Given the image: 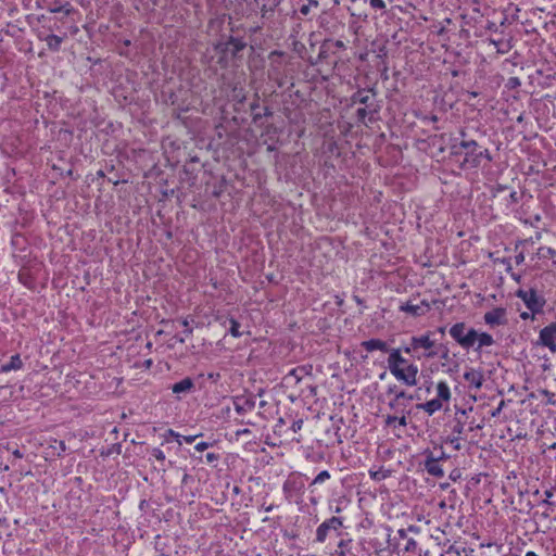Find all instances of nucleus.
I'll return each instance as SVG.
<instances>
[{
    "mask_svg": "<svg viewBox=\"0 0 556 556\" xmlns=\"http://www.w3.org/2000/svg\"><path fill=\"white\" fill-rule=\"evenodd\" d=\"M538 344L547 348L552 353H556V323L541 329Z\"/></svg>",
    "mask_w": 556,
    "mask_h": 556,
    "instance_id": "9b49d317",
    "label": "nucleus"
},
{
    "mask_svg": "<svg viewBox=\"0 0 556 556\" xmlns=\"http://www.w3.org/2000/svg\"><path fill=\"white\" fill-rule=\"evenodd\" d=\"M318 7V0H301L295 12H299L302 16L307 17L312 10L317 9Z\"/></svg>",
    "mask_w": 556,
    "mask_h": 556,
    "instance_id": "4be33fe9",
    "label": "nucleus"
},
{
    "mask_svg": "<svg viewBox=\"0 0 556 556\" xmlns=\"http://www.w3.org/2000/svg\"><path fill=\"white\" fill-rule=\"evenodd\" d=\"M181 324H182V326L185 327V329H182V333H184V336H185V337H189V336H191V334H192V332H193V329L189 326V321H188V319H184V320L181 321Z\"/></svg>",
    "mask_w": 556,
    "mask_h": 556,
    "instance_id": "c03bdc74",
    "label": "nucleus"
},
{
    "mask_svg": "<svg viewBox=\"0 0 556 556\" xmlns=\"http://www.w3.org/2000/svg\"><path fill=\"white\" fill-rule=\"evenodd\" d=\"M506 311L502 307H496L484 314V321L490 326H500L506 323Z\"/></svg>",
    "mask_w": 556,
    "mask_h": 556,
    "instance_id": "dca6fc26",
    "label": "nucleus"
},
{
    "mask_svg": "<svg viewBox=\"0 0 556 556\" xmlns=\"http://www.w3.org/2000/svg\"><path fill=\"white\" fill-rule=\"evenodd\" d=\"M303 489L304 482L301 476H290L282 485L285 497L289 502H291L295 496H301Z\"/></svg>",
    "mask_w": 556,
    "mask_h": 556,
    "instance_id": "9d476101",
    "label": "nucleus"
},
{
    "mask_svg": "<svg viewBox=\"0 0 556 556\" xmlns=\"http://www.w3.org/2000/svg\"><path fill=\"white\" fill-rule=\"evenodd\" d=\"M525 262V253L520 251L518 254L515 255V263L517 265H520Z\"/></svg>",
    "mask_w": 556,
    "mask_h": 556,
    "instance_id": "4d7b16f0",
    "label": "nucleus"
},
{
    "mask_svg": "<svg viewBox=\"0 0 556 556\" xmlns=\"http://www.w3.org/2000/svg\"><path fill=\"white\" fill-rule=\"evenodd\" d=\"M281 0H268L267 3H264L261 7V12L263 17H267L268 14H273L275 9L279 5Z\"/></svg>",
    "mask_w": 556,
    "mask_h": 556,
    "instance_id": "c756f323",
    "label": "nucleus"
},
{
    "mask_svg": "<svg viewBox=\"0 0 556 556\" xmlns=\"http://www.w3.org/2000/svg\"><path fill=\"white\" fill-rule=\"evenodd\" d=\"M422 455L425 456L422 463L424 469L427 473L435 478H442L444 476V470L440 463L437 462V458H434V452L425 450Z\"/></svg>",
    "mask_w": 556,
    "mask_h": 556,
    "instance_id": "ddd939ff",
    "label": "nucleus"
},
{
    "mask_svg": "<svg viewBox=\"0 0 556 556\" xmlns=\"http://www.w3.org/2000/svg\"><path fill=\"white\" fill-rule=\"evenodd\" d=\"M462 477V472L459 469L455 468L453 469L451 472H450V479L452 481H457L458 479H460Z\"/></svg>",
    "mask_w": 556,
    "mask_h": 556,
    "instance_id": "3c124183",
    "label": "nucleus"
},
{
    "mask_svg": "<svg viewBox=\"0 0 556 556\" xmlns=\"http://www.w3.org/2000/svg\"><path fill=\"white\" fill-rule=\"evenodd\" d=\"M329 42H331V39H328V40H325L323 42V45L320 46V50H319V53H318V60H323V59H326L329 54V51H330V47H329Z\"/></svg>",
    "mask_w": 556,
    "mask_h": 556,
    "instance_id": "4c0bfd02",
    "label": "nucleus"
},
{
    "mask_svg": "<svg viewBox=\"0 0 556 556\" xmlns=\"http://www.w3.org/2000/svg\"><path fill=\"white\" fill-rule=\"evenodd\" d=\"M201 434H195V435H181L180 439H182L186 443L188 444H191L193 443L198 437H200Z\"/></svg>",
    "mask_w": 556,
    "mask_h": 556,
    "instance_id": "6e6d98bb",
    "label": "nucleus"
},
{
    "mask_svg": "<svg viewBox=\"0 0 556 556\" xmlns=\"http://www.w3.org/2000/svg\"><path fill=\"white\" fill-rule=\"evenodd\" d=\"M41 40H45L49 50L53 51V52H56L60 50L61 48V43L63 41V38L58 36V35H54V34H50L48 35L47 37L45 38H41Z\"/></svg>",
    "mask_w": 556,
    "mask_h": 556,
    "instance_id": "393cba45",
    "label": "nucleus"
},
{
    "mask_svg": "<svg viewBox=\"0 0 556 556\" xmlns=\"http://www.w3.org/2000/svg\"><path fill=\"white\" fill-rule=\"evenodd\" d=\"M151 455L154 456L159 462H164L165 460V454L164 452L159 448V447H154L151 450Z\"/></svg>",
    "mask_w": 556,
    "mask_h": 556,
    "instance_id": "79ce46f5",
    "label": "nucleus"
},
{
    "mask_svg": "<svg viewBox=\"0 0 556 556\" xmlns=\"http://www.w3.org/2000/svg\"><path fill=\"white\" fill-rule=\"evenodd\" d=\"M50 447L54 450V454L59 457L63 456L67 450L65 442L62 440H54V444H51Z\"/></svg>",
    "mask_w": 556,
    "mask_h": 556,
    "instance_id": "72a5a7b5",
    "label": "nucleus"
},
{
    "mask_svg": "<svg viewBox=\"0 0 556 556\" xmlns=\"http://www.w3.org/2000/svg\"><path fill=\"white\" fill-rule=\"evenodd\" d=\"M396 420H397V416L388 415L386 418V425L391 426L394 422H396Z\"/></svg>",
    "mask_w": 556,
    "mask_h": 556,
    "instance_id": "bf43d9fd",
    "label": "nucleus"
},
{
    "mask_svg": "<svg viewBox=\"0 0 556 556\" xmlns=\"http://www.w3.org/2000/svg\"><path fill=\"white\" fill-rule=\"evenodd\" d=\"M369 476L375 481H381L388 477V472L383 470H369Z\"/></svg>",
    "mask_w": 556,
    "mask_h": 556,
    "instance_id": "ea45409f",
    "label": "nucleus"
},
{
    "mask_svg": "<svg viewBox=\"0 0 556 556\" xmlns=\"http://www.w3.org/2000/svg\"><path fill=\"white\" fill-rule=\"evenodd\" d=\"M468 424V414L466 409H457L455 413V417L451 420L446 427L450 429V434L454 437H460V439H466L468 428H466Z\"/></svg>",
    "mask_w": 556,
    "mask_h": 556,
    "instance_id": "1a4fd4ad",
    "label": "nucleus"
},
{
    "mask_svg": "<svg viewBox=\"0 0 556 556\" xmlns=\"http://www.w3.org/2000/svg\"><path fill=\"white\" fill-rule=\"evenodd\" d=\"M48 10L51 12V13H64L65 15H70L73 11H74V8L72 7V4L70 2H65L64 4H60V5H52V7H49Z\"/></svg>",
    "mask_w": 556,
    "mask_h": 556,
    "instance_id": "7c9ffc66",
    "label": "nucleus"
},
{
    "mask_svg": "<svg viewBox=\"0 0 556 556\" xmlns=\"http://www.w3.org/2000/svg\"><path fill=\"white\" fill-rule=\"evenodd\" d=\"M462 440L463 439H460V437H454V435L448 434L444 439V443L451 444L455 451H460L462 450V444H460Z\"/></svg>",
    "mask_w": 556,
    "mask_h": 556,
    "instance_id": "f704fd0d",
    "label": "nucleus"
},
{
    "mask_svg": "<svg viewBox=\"0 0 556 556\" xmlns=\"http://www.w3.org/2000/svg\"><path fill=\"white\" fill-rule=\"evenodd\" d=\"M438 351H439L438 357H440L443 361V363H442L443 366L452 363V357L450 356V349H448L447 344L439 343Z\"/></svg>",
    "mask_w": 556,
    "mask_h": 556,
    "instance_id": "bb28decb",
    "label": "nucleus"
},
{
    "mask_svg": "<svg viewBox=\"0 0 556 556\" xmlns=\"http://www.w3.org/2000/svg\"><path fill=\"white\" fill-rule=\"evenodd\" d=\"M516 296L522 300L532 315L543 312L546 300L543 295L539 294L534 288H530L529 290L519 289L516 291Z\"/></svg>",
    "mask_w": 556,
    "mask_h": 556,
    "instance_id": "423d86ee",
    "label": "nucleus"
},
{
    "mask_svg": "<svg viewBox=\"0 0 556 556\" xmlns=\"http://www.w3.org/2000/svg\"><path fill=\"white\" fill-rule=\"evenodd\" d=\"M206 377L211 382L216 383L220 379V374L219 372H208Z\"/></svg>",
    "mask_w": 556,
    "mask_h": 556,
    "instance_id": "603ef678",
    "label": "nucleus"
},
{
    "mask_svg": "<svg viewBox=\"0 0 556 556\" xmlns=\"http://www.w3.org/2000/svg\"><path fill=\"white\" fill-rule=\"evenodd\" d=\"M23 367V361L20 354L11 356L10 361L0 367V372H9L11 370H18Z\"/></svg>",
    "mask_w": 556,
    "mask_h": 556,
    "instance_id": "412c9836",
    "label": "nucleus"
},
{
    "mask_svg": "<svg viewBox=\"0 0 556 556\" xmlns=\"http://www.w3.org/2000/svg\"><path fill=\"white\" fill-rule=\"evenodd\" d=\"M495 262H498L501 263L502 265H505L506 266V271L507 273H510L513 267H511V263H510V260L509 258H506V257H503V258H497Z\"/></svg>",
    "mask_w": 556,
    "mask_h": 556,
    "instance_id": "49530a36",
    "label": "nucleus"
},
{
    "mask_svg": "<svg viewBox=\"0 0 556 556\" xmlns=\"http://www.w3.org/2000/svg\"><path fill=\"white\" fill-rule=\"evenodd\" d=\"M343 527V519L341 517H331L323 521L316 529L315 541L317 543L326 542L331 531L337 532V535H341L339 530Z\"/></svg>",
    "mask_w": 556,
    "mask_h": 556,
    "instance_id": "6e6552de",
    "label": "nucleus"
},
{
    "mask_svg": "<svg viewBox=\"0 0 556 556\" xmlns=\"http://www.w3.org/2000/svg\"><path fill=\"white\" fill-rule=\"evenodd\" d=\"M419 305H421L426 309V313H428L431 309L430 304L426 300H422Z\"/></svg>",
    "mask_w": 556,
    "mask_h": 556,
    "instance_id": "774afa93",
    "label": "nucleus"
},
{
    "mask_svg": "<svg viewBox=\"0 0 556 556\" xmlns=\"http://www.w3.org/2000/svg\"><path fill=\"white\" fill-rule=\"evenodd\" d=\"M173 393L179 395V394H187L194 390V382L190 377H186L182 380L174 383L172 386ZM180 399V396H178Z\"/></svg>",
    "mask_w": 556,
    "mask_h": 556,
    "instance_id": "f3484780",
    "label": "nucleus"
},
{
    "mask_svg": "<svg viewBox=\"0 0 556 556\" xmlns=\"http://www.w3.org/2000/svg\"><path fill=\"white\" fill-rule=\"evenodd\" d=\"M521 199V194L518 193L517 191H511L510 194H509V202L511 204H517Z\"/></svg>",
    "mask_w": 556,
    "mask_h": 556,
    "instance_id": "de8ad7c7",
    "label": "nucleus"
},
{
    "mask_svg": "<svg viewBox=\"0 0 556 556\" xmlns=\"http://www.w3.org/2000/svg\"><path fill=\"white\" fill-rule=\"evenodd\" d=\"M417 338H418L417 344H418V349H419V354H416L415 358L420 361V359H433V358L438 357L439 343H437L434 340L431 339L430 331H427L424 334L417 336Z\"/></svg>",
    "mask_w": 556,
    "mask_h": 556,
    "instance_id": "0eeeda50",
    "label": "nucleus"
},
{
    "mask_svg": "<svg viewBox=\"0 0 556 556\" xmlns=\"http://www.w3.org/2000/svg\"><path fill=\"white\" fill-rule=\"evenodd\" d=\"M509 85H510L511 87L519 86V85H520L519 78H517V77H510V78H509Z\"/></svg>",
    "mask_w": 556,
    "mask_h": 556,
    "instance_id": "0e129e2a",
    "label": "nucleus"
},
{
    "mask_svg": "<svg viewBox=\"0 0 556 556\" xmlns=\"http://www.w3.org/2000/svg\"><path fill=\"white\" fill-rule=\"evenodd\" d=\"M479 148L480 144L470 138H464L459 141L451 139L450 155L459 163L460 169H476L479 167Z\"/></svg>",
    "mask_w": 556,
    "mask_h": 556,
    "instance_id": "7ed1b4c3",
    "label": "nucleus"
},
{
    "mask_svg": "<svg viewBox=\"0 0 556 556\" xmlns=\"http://www.w3.org/2000/svg\"><path fill=\"white\" fill-rule=\"evenodd\" d=\"M121 453V444L116 443V444H113L109 450L108 452L105 453V455H111V454H119Z\"/></svg>",
    "mask_w": 556,
    "mask_h": 556,
    "instance_id": "8fccbe9b",
    "label": "nucleus"
},
{
    "mask_svg": "<svg viewBox=\"0 0 556 556\" xmlns=\"http://www.w3.org/2000/svg\"><path fill=\"white\" fill-rule=\"evenodd\" d=\"M233 408L239 415L252 412L255 408L256 401L253 395H237L232 400Z\"/></svg>",
    "mask_w": 556,
    "mask_h": 556,
    "instance_id": "4468645a",
    "label": "nucleus"
},
{
    "mask_svg": "<svg viewBox=\"0 0 556 556\" xmlns=\"http://www.w3.org/2000/svg\"><path fill=\"white\" fill-rule=\"evenodd\" d=\"M417 342H418L417 336L412 337L409 340V343L401 349L402 352H404L405 354L413 353V356L415 357L416 354H419V349H418Z\"/></svg>",
    "mask_w": 556,
    "mask_h": 556,
    "instance_id": "c85d7f7f",
    "label": "nucleus"
},
{
    "mask_svg": "<svg viewBox=\"0 0 556 556\" xmlns=\"http://www.w3.org/2000/svg\"><path fill=\"white\" fill-rule=\"evenodd\" d=\"M404 549L407 553H416V551H417V542L414 539H412V538L407 539V542H406V545H405Z\"/></svg>",
    "mask_w": 556,
    "mask_h": 556,
    "instance_id": "a19ab883",
    "label": "nucleus"
},
{
    "mask_svg": "<svg viewBox=\"0 0 556 556\" xmlns=\"http://www.w3.org/2000/svg\"><path fill=\"white\" fill-rule=\"evenodd\" d=\"M362 348H364L367 352L381 351L384 353H389L391 349H389L386 341L380 339H370L362 342Z\"/></svg>",
    "mask_w": 556,
    "mask_h": 556,
    "instance_id": "a211bd4d",
    "label": "nucleus"
},
{
    "mask_svg": "<svg viewBox=\"0 0 556 556\" xmlns=\"http://www.w3.org/2000/svg\"><path fill=\"white\" fill-rule=\"evenodd\" d=\"M369 4L375 10H384L386 3L383 0H369Z\"/></svg>",
    "mask_w": 556,
    "mask_h": 556,
    "instance_id": "37998d69",
    "label": "nucleus"
},
{
    "mask_svg": "<svg viewBox=\"0 0 556 556\" xmlns=\"http://www.w3.org/2000/svg\"><path fill=\"white\" fill-rule=\"evenodd\" d=\"M434 458H437V462L440 463L442 460H447L450 456L445 454L443 451H441L440 454H434Z\"/></svg>",
    "mask_w": 556,
    "mask_h": 556,
    "instance_id": "13d9d810",
    "label": "nucleus"
},
{
    "mask_svg": "<svg viewBox=\"0 0 556 556\" xmlns=\"http://www.w3.org/2000/svg\"><path fill=\"white\" fill-rule=\"evenodd\" d=\"M417 408L422 409L424 412L431 416L442 408V402L435 397L426 403L418 404Z\"/></svg>",
    "mask_w": 556,
    "mask_h": 556,
    "instance_id": "5701e85b",
    "label": "nucleus"
},
{
    "mask_svg": "<svg viewBox=\"0 0 556 556\" xmlns=\"http://www.w3.org/2000/svg\"><path fill=\"white\" fill-rule=\"evenodd\" d=\"M437 391H438V396L437 399L439 401H448L451 399V391H450V387L447 386L446 382L444 381H440L438 384H437Z\"/></svg>",
    "mask_w": 556,
    "mask_h": 556,
    "instance_id": "a878e982",
    "label": "nucleus"
},
{
    "mask_svg": "<svg viewBox=\"0 0 556 556\" xmlns=\"http://www.w3.org/2000/svg\"><path fill=\"white\" fill-rule=\"evenodd\" d=\"M219 459V455L216 453H207L205 455V460L208 464H213L214 462H217Z\"/></svg>",
    "mask_w": 556,
    "mask_h": 556,
    "instance_id": "09e8293b",
    "label": "nucleus"
},
{
    "mask_svg": "<svg viewBox=\"0 0 556 556\" xmlns=\"http://www.w3.org/2000/svg\"><path fill=\"white\" fill-rule=\"evenodd\" d=\"M330 472L328 470H323L320 471L314 479L313 481L311 482L309 484V488L316 485V484H319V483H323L325 482L326 480L330 479Z\"/></svg>",
    "mask_w": 556,
    "mask_h": 556,
    "instance_id": "c9c22d12",
    "label": "nucleus"
},
{
    "mask_svg": "<svg viewBox=\"0 0 556 556\" xmlns=\"http://www.w3.org/2000/svg\"><path fill=\"white\" fill-rule=\"evenodd\" d=\"M354 542L351 538H342L337 545L336 554L338 556H355L353 553Z\"/></svg>",
    "mask_w": 556,
    "mask_h": 556,
    "instance_id": "6ab92c4d",
    "label": "nucleus"
},
{
    "mask_svg": "<svg viewBox=\"0 0 556 556\" xmlns=\"http://www.w3.org/2000/svg\"><path fill=\"white\" fill-rule=\"evenodd\" d=\"M329 47H334L337 49H344L345 48V45L342 40H331V42H329Z\"/></svg>",
    "mask_w": 556,
    "mask_h": 556,
    "instance_id": "864d4df0",
    "label": "nucleus"
},
{
    "mask_svg": "<svg viewBox=\"0 0 556 556\" xmlns=\"http://www.w3.org/2000/svg\"><path fill=\"white\" fill-rule=\"evenodd\" d=\"M229 323H230V328H229V333L233 337V338H240L242 336V332L240 331V323L235 319L233 317H230L229 318Z\"/></svg>",
    "mask_w": 556,
    "mask_h": 556,
    "instance_id": "473e14b6",
    "label": "nucleus"
},
{
    "mask_svg": "<svg viewBox=\"0 0 556 556\" xmlns=\"http://www.w3.org/2000/svg\"><path fill=\"white\" fill-rule=\"evenodd\" d=\"M353 300H354V301H355L359 306H362L363 308H365V307H366V306H365V303H364V300H363V299H361L358 295L353 294Z\"/></svg>",
    "mask_w": 556,
    "mask_h": 556,
    "instance_id": "052dcab7",
    "label": "nucleus"
},
{
    "mask_svg": "<svg viewBox=\"0 0 556 556\" xmlns=\"http://www.w3.org/2000/svg\"><path fill=\"white\" fill-rule=\"evenodd\" d=\"M397 534L401 539H407V529L397 530Z\"/></svg>",
    "mask_w": 556,
    "mask_h": 556,
    "instance_id": "338daca9",
    "label": "nucleus"
},
{
    "mask_svg": "<svg viewBox=\"0 0 556 556\" xmlns=\"http://www.w3.org/2000/svg\"><path fill=\"white\" fill-rule=\"evenodd\" d=\"M399 309H400V312L407 313L414 317L424 316L426 314V309L421 305L413 304L412 302L403 303L399 307Z\"/></svg>",
    "mask_w": 556,
    "mask_h": 556,
    "instance_id": "aec40b11",
    "label": "nucleus"
},
{
    "mask_svg": "<svg viewBox=\"0 0 556 556\" xmlns=\"http://www.w3.org/2000/svg\"><path fill=\"white\" fill-rule=\"evenodd\" d=\"M478 160H479V167H480L481 163H482V160H486L488 162H492L493 157H492L491 152L486 148H482L480 146L479 154H478Z\"/></svg>",
    "mask_w": 556,
    "mask_h": 556,
    "instance_id": "e433bc0d",
    "label": "nucleus"
},
{
    "mask_svg": "<svg viewBox=\"0 0 556 556\" xmlns=\"http://www.w3.org/2000/svg\"><path fill=\"white\" fill-rule=\"evenodd\" d=\"M247 48V42L239 37L229 36L226 41H218L214 45L215 52L219 55L217 63L222 67H227L229 64V56L232 59L239 56V54Z\"/></svg>",
    "mask_w": 556,
    "mask_h": 556,
    "instance_id": "20e7f679",
    "label": "nucleus"
},
{
    "mask_svg": "<svg viewBox=\"0 0 556 556\" xmlns=\"http://www.w3.org/2000/svg\"><path fill=\"white\" fill-rule=\"evenodd\" d=\"M351 105H363L355 111L356 123L367 126L368 123H375L381 110L380 101L377 99V92L374 88H363L355 91L351 98Z\"/></svg>",
    "mask_w": 556,
    "mask_h": 556,
    "instance_id": "f257e3e1",
    "label": "nucleus"
},
{
    "mask_svg": "<svg viewBox=\"0 0 556 556\" xmlns=\"http://www.w3.org/2000/svg\"><path fill=\"white\" fill-rule=\"evenodd\" d=\"M476 342L478 343L475 351L480 352L483 346H490L494 344L493 337L488 332H478L476 337Z\"/></svg>",
    "mask_w": 556,
    "mask_h": 556,
    "instance_id": "b1692460",
    "label": "nucleus"
},
{
    "mask_svg": "<svg viewBox=\"0 0 556 556\" xmlns=\"http://www.w3.org/2000/svg\"><path fill=\"white\" fill-rule=\"evenodd\" d=\"M285 53L282 51H279V50H274L269 53V59L273 60L274 56H282Z\"/></svg>",
    "mask_w": 556,
    "mask_h": 556,
    "instance_id": "680f3d73",
    "label": "nucleus"
},
{
    "mask_svg": "<svg viewBox=\"0 0 556 556\" xmlns=\"http://www.w3.org/2000/svg\"><path fill=\"white\" fill-rule=\"evenodd\" d=\"M391 375L407 387L418 382V366L402 356L401 349H391L387 359Z\"/></svg>",
    "mask_w": 556,
    "mask_h": 556,
    "instance_id": "f03ea898",
    "label": "nucleus"
},
{
    "mask_svg": "<svg viewBox=\"0 0 556 556\" xmlns=\"http://www.w3.org/2000/svg\"><path fill=\"white\" fill-rule=\"evenodd\" d=\"M180 437H181V434H179L178 432L174 431L173 429H168L164 433V442L168 443L170 441V439H175L180 445L181 444Z\"/></svg>",
    "mask_w": 556,
    "mask_h": 556,
    "instance_id": "58836bf2",
    "label": "nucleus"
},
{
    "mask_svg": "<svg viewBox=\"0 0 556 556\" xmlns=\"http://www.w3.org/2000/svg\"><path fill=\"white\" fill-rule=\"evenodd\" d=\"M448 333L452 339L464 350H469L475 346L477 330L469 327L466 323L459 321L454 324L450 329Z\"/></svg>",
    "mask_w": 556,
    "mask_h": 556,
    "instance_id": "39448f33",
    "label": "nucleus"
},
{
    "mask_svg": "<svg viewBox=\"0 0 556 556\" xmlns=\"http://www.w3.org/2000/svg\"><path fill=\"white\" fill-rule=\"evenodd\" d=\"M210 446H212L211 442L202 441L194 445V450H197L198 452H203V451L207 450Z\"/></svg>",
    "mask_w": 556,
    "mask_h": 556,
    "instance_id": "a18cd8bd",
    "label": "nucleus"
},
{
    "mask_svg": "<svg viewBox=\"0 0 556 556\" xmlns=\"http://www.w3.org/2000/svg\"><path fill=\"white\" fill-rule=\"evenodd\" d=\"M396 422H399V425L403 426V427L407 426V419H406V417L404 415L401 416V417H397Z\"/></svg>",
    "mask_w": 556,
    "mask_h": 556,
    "instance_id": "69168bd1",
    "label": "nucleus"
},
{
    "mask_svg": "<svg viewBox=\"0 0 556 556\" xmlns=\"http://www.w3.org/2000/svg\"><path fill=\"white\" fill-rule=\"evenodd\" d=\"M490 43L493 45L496 48V52L501 54H505L511 49V45L503 40L490 39Z\"/></svg>",
    "mask_w": 556,
    "mask_h": 556,
    "instance_id": "2f4dec72",
    "label": "nucleus"
},
{
    "mask_svg": "<svg viewBox=\"0 0 556 556\" xmlns=\"http://www.w3.org/2000/svg\"><path fill=\"white\" fill-rule=\"evenodd\" d=\"M464 379L468 383L470 389L480 390L484 382V376L482 370L469 368L464 374Z\"/></svg>",
    "mask_w": 556,
    "mask_h": 556,
    "instance_id": "2eb2a0df",
    "label": "nucleus"
},
{
    "mask_svg": "<svg viewBox=\"0 0 556 556\" xmlns=\"http://www.w3.org/2000/svg\"><path fill=\"white\" fill-rule=\"evenodd\" d=\"M504 406H505V402L502 400L500 402L498 406L494 410L491 412V416L492 417L498 416Z\"/></svg>",
    "mask_w": 556,
    "mask_h": 556,
    "instance_id": "5fc2aeb1",
    "label": "nucleus"
},
{
    "mask_svg": "<svg viewBox=\"0 0 556 556\" xmlns=\"http://www.w3.org/2000/svg\"><path fill=\"white\" fill-rule=\"evenodd\" d=\"M388 394L394 393V399L389 402V407L395 412H404L405 404L402 402V400L413 401L417 399V396L413 394H408L405 391H399L397 392V386H389L387 390Z\"/></svg>",
    "mask_w": 556,
    "mask_h": 556,
    "instance_id": "f8f14e48",
    "label": "nucleus"
},
{
    "mask_svg": "<svg viewBox=\"0 0 556 556\" xmlns=\"http://www.w3.org/2000/svg\"><path fill=\"white\" fill-rule=\"evenodd\" d=\"M476 429H482V425L480 424H473V422H469V426H468V431H473Z\"/></svg>",
    "mask_w": 556,
    "mask_h": 556,
    "instance_id": "e2e57ef3",
    "label": "nucleus"
},
{
    "mask_svg": "<svg viewBox=\"0 0 556 556\" xmlns=\"http://www.w3.org/2000/svg\"><path fill=\"white\" fill-rule=\"evenodd\" d=\"M305 375H308V371L306 369L305 366H299L296 368H293L289 371L287 378H293L295 380V382H300L302 380V378L305 376Z\"/></svg>",
    "mask_w": 556,
    "mask_h": 556,
    "instance_id": "cd10ccee",
    "label": "nucleus"
}]
</instances>
